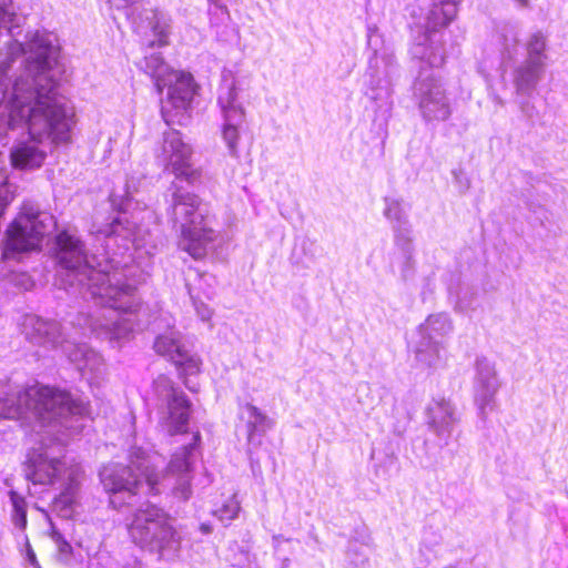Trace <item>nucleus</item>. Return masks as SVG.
I'll list each match as a JSON object with an SVG mask.
<instances>
[{"label":"nucleus","instance_id":"31","mask_svg":"<svg viewBox=\"0 0 568 568\" xmlns=\"http://www.w3.org/2000/svg\"><path fill=\"white\" fill-rule=\"evenodd\" d=\"M500 36L507 58L511 57V48L516 49L519 41V30L517 26L507 23L501 28Z\"/></svg>","mask_w":568,"mask_h":568},{"label":"nucleus","instance_id":"37","mask_svg":"<svg viewBox=\"0 0 568 568\" xmlns=\"http://www.w3.org/2000/svg\"><path fill=\"white\" fill-rule=\"evenodd\" d=\"M282 541H288V539L284 538L282 535L273 536V542L275 547H277Z\"/></svg>","mask_w":568,"mask_h":568},{"label":"nucleus","instance_id":"36","mask_svg":"<svg viewBox=\"0 0 568 568\" xmlns=\"http://www.w3.org/2000/svg\"><path fill=\"white\" fill-rule=\"evenodd\" d=\"M534 106L530 105L528 102L520 103V110L523 113H525L527 116H532Z\"/></svg>","mask_w":568,"mask_h":568},{"label":"nucleus","instance_id":"27","mask_svg":"<svg viewBox=\"0 0 568 568\" xmlns=\"http://www.w3.org/2000/svg\"><path fill=\"white\" fill-rule=\"evenodd\" d=\"M10 503L12 506L11 511V521L14 525L16 528H18L21 531H24L27 528V500L26 498L17 493L16 490L11 489L8 493Z\"/></svg>","mask_w":568,"mask_h":568},{"label":"nucleus","instance_id":"6","mask_svg":"<svg viewBox=\"0 0 568 568\" xmlns=\"http://www.w3.org/2000/svg\"><path fill=\"white\" fill-rule=\"evenodd\" d=\"M82 468L78 464H68L55 456L53 448L41 446L28 455L26 463V478L34 485H54L61 483L63 487L54 499V507L61 511L72 508L77 500Z\"/></svg>","mask_w":568,"mask_h":568},{"label":"nucleus","instance_id":"25","mask_svg":"<svg viewBox=\"0 0 568 568\" xmlns=\"http://www.w3.org/2000/svg\"><path fill=\"white\" fill-rule=\"evenodd\" d=\"M526 58L525 61L531 63H542L546 68L547 61V36L541 31L532 32L525 43Z\"/></svg>","mask_w":568,"mask_h":568},{"label":"nucleus","instance_id":"23","mask_svg":"<svg viewBox=\"0 0 568 568\" xmlns=\"http://www.w3.org/2000/svg\"><path fill=\"white\" fill-rule=\"evenodd\" d=\"M453 322L447 314L438 313L429 315L418 327L420 338L442 342L453 332Z\"/></svg>","mask_w":568,"mask_h":568},{"label":"nucleus","instance_id":"15","mask_svg":"<svg viewBox=\"0 0 568 568\" xmlns=\"http://www.w3.org/2000/svg\"><path fill=\"white\" fill-rule=\"evenodd\" d=\"M501 386L496 365L486 357L475 362L474 402L481 418L496 409V395Z\"/></svg>","mask_w":568,"mask_h":568},{"label":"nucleus","instance_id":"4","mask_svg":"<svg viewBox=\"0 0 568 568\" xmlns=\"http://www.w3.org/2000/svg\"><path fill=\"white\" fill-rule=\"evenodd\" d=\"M192 153L191 145L183 141L179 131L168 130L163 133L158 159L163 162L165 170L175 176L171 185L170 215L180 229L179 247L199 260L212 248L217 235L210 226L207 205L197 195L183 191L178 184V181L194 184L200 180L201 173L191 162Z\"/></svg>","mask_w":568,"mask_h":568},{"label":"nucleus","instance_id":"33","mask_svg":"<svg viewBox=\"0 0 568 568\" xmlns=\"http://www.w3.org/2000/svg\"><path fill=\"white\" fill-rule=\"evenodd\" d=\"M23 540H24V554H26L27 560L29 561V564L32 567L41 568L40 564H39V561L37 559L36 552L32 549V546H31L27 535L23 536Z\"/></svg>","mask_w":568,"mask_h":568},{"label":"nucleus","instance_id":"38","mask_svg":"<svg viewBox=\"0 0 568 568\" xmlns=\"http://www.w3.org/2000/svg\"><path fill=\"white\" fill-rule=\"evenodd\" d=\"M210 2H213L215 4H217L219 7L221 8H224L226 9V3H222L223 0H209ZM232 0H227V2H231ZM225 12H227V10H225Z\"/></svg>","mask_w":568,"mask_h":568},{"label":"nucleus","instance_id":"17","mask_svg":"<svg viewBox=\"0 0 568 568\" xmlns=\"http://www.w3.org/2000/svg\"><path fill=\"white\" fill-rule=\"evenodd\" d=\"M378 37L377 28L369 27L367 32L368 45L374 52V57L369 60V64L374 70L373 77L376 80L377 88L384 91L386 95H389L393 82L398 74V65L392 51L385 49L381 54H378V49L376 48V38Z\"/></svg>","mask_w":568,"mask_h":568},{"label":"nucleus","instance_id":"21","mask_svg":"<svg viewBox=\"0 0 568 568\" xmlns=\"http://www.w3.org/2000/svg\"><path fill=\"white\" fill-rule=\"evenodd\" d=\"M384 216L392 223L395 245L407 247L409 236H413V231L402 202L396 199L386 197Z\"/></svg>","mask_w":568,"mask_h":568},{"label":"nucleus","instance_id":"10","mask_svg":"<svg viewBox=\"0 0 568 568\" xmlns=\"http://www.w3.org/2000/svg\"><path fill=\"white\" fill-rule=\"evenodd\" d=\"M55 229L54 217L32 202H24L18 216L7 230L3 257L10 258L16 253L41 248L43 240Z\"/></svg>","mask_w":568,"mask_h":568},{"label":"nucleus","instance_id":"2","mask_svg":"<svg viewBox=\"0 0 568 568\" xmlns=\"http://www.w3.org/2000/svg\"><path fill=\"white\" fill-rule=\"evenodd\" d=\"M57 258L63 270V281L79 287L83 297L90 296L103 305L94 316L84 317V324L99 338L120 342L134 331L140 306L135 281H130L133 270L126 265L114 266L113 258L103 268H95L89 261L82 242L64 231L57 236Z\"/></svg>","mask_w":568,"mask_h":568},{"label":"nucleus","instance_id":"3","mask_svg":"<svg viewBox=\"0 0 568 568\" xmlns=\"http://www.w3.org/2000/svg\"><path fill=\"white\" fill-rule=\"evenodd\" d=\"M200 439L194 435L193 443L184 445L171 457L165 474L155 470L160 455L135 447L130 452L129 465L111 464L100 470V480L109 495V503L114 509L132 506L136 497L159 495L169 489L180 500H187L192 495L193 478L192 455Z\"/></svg>","mask_w":568,"mask_h":568},{"label":"nucleus","instance_id":"22","mask_svg":"<svg viewBox=\"0 0 568 568\" xmlns=\"http://www.w3.org/2000/svg\"><path fill=\"white\" fill-rule=\"evenodd\" d=\"M444 351V343L419 337L415 347V359L423 367L436 369L445 364Z\"/></svg>","mask_w":568,"mask_h":568},{"label":"nucleus","instance_id":"29","mask_svg":"<svg viewBox=\"0 0 568 568\" xmlns=\"http://www.w3.org/2000/svg\"><path fill=\"white\" fill-rule=\"evenodd\" d=\"M397 253L394 257V263L400 267V274L404 280H407L413 274L414 260H413V236H409L407 247L404 245H395Z\"/></svg>","mask_w":568,"mask_h":568},{"label":"nucleus","instance_id":"40","mask_svg":"<svg viewBox=\"0 0 568 568\" xmlns=\"http://www.w3.org/2000/svg\"><path fill=\"white\" fill-rule=\"evenodd\" d=\"M202 529H203L205 532H207V531H209V529H207L204 525L202 526Z\"/></svg>","mask_w":568,"mask_h":568},{"label":"nucleus","instance_id":"28","mask_svg":"<svg viewBox=\"0 0 568 568\" xmlns=\"http://www.w3.org/2000/svg\"><path fill=\"white\" fill-rule=\"evenodd\" d=\"M16 196V186L8 181L6 158L0 153V217Z\"/></svg>","mask_w":568,"mask_h":568},{"label":"nucleus","instance_id":"19","mask_svg":"<svg viewBox=\"0 0 568 568\" xmlns=\"http://www.w3.org/2000/svg\"><path fill=\"white\" fill-rule=\"evenodd\" d=\"M428 425L443 445H447L458 423L456 407L445 398L433 399L427 408Z\"/></svg>","mask_w":568,"mask_h":568},{"label":"nucleus","instance_id":"9","mask_svg":"<svg viewBox=\"0 0 568 568\" xmlns=\"http://www.w3.org/2000/svg\"><path fill=\"white\" fill-rule=\"evenodd\" d=\"M21 328L26 337L33 344L52 348L61 346L62 352L81 372L99 373L103 365L101 355L87 344H75L63 339L61 326L55 321H45L29 314L23 317Z\"/></svg>","mask_w":568,"mask_h":568},{"label":"nucleus","instance_id":"39","mask_svg":"<svg viewBox=\"0 0 568 568\" xmlns=\"http://www.w3.org/2000/svg\"><path fill=\"white\" fill-rule=\"evenodd\" d=\"M185 386H186L190 390H192V392H195V390H196V389H195V387H194V386H191L186 381H185Z\"/></svg>","mask_w":568,"mask_h":568},{"label":"nucleus","instance_id":"13","mask_svg":"<svg viewBox=\"0 0 568 568\" xmlns=\"http://www.w3.org/2000/svg\"><path fill=\"white\" fill-rule=\"evenodd\" d=\"M457 14L454 0L435 3L426 17L424 41L413 48V55L438 68L445 62V50L440 43L438 30L446 27Z\"/></svg>","mask_w":568,"mask_h":568},{"label":"nucleus","instance_id":"16","mask_svg":"<svg viewBox=\"0 0 568 568\" xmlns=\"http://www.w3.org/2000/svg\"><path fill=\"white\" fill-rule=\"evenodd\" d=\"M153 348L156 354L171 361L182 375H194L201 369L202 361L184 344L178 331L170 329L156 336Z\"/></svg>","mask_w":568,"mask_h":568},{"label":"nucleus","instance_id":"35","mask_svg":"<svg viewBox=\"0 0 568 568\" xmlns=\"http://www.w3.org/2000/svg\"><path fill=\"white\" fill-rule=\"evenodd\" d=\"M108 2L111 4V7L121 10L128 9L132 3L135 2V0H108Z\"/></svg>","mask_w":568,"mask_h":568},{"label":"nucleus","instance_id":"18","mask_svg":"<svg viewBox=\"0 0 568 568\" xmlns=\"http://www.w3.org/2000/svg\"><path fill=\"white\" fill-rule=\"evenodd\" d=\"M130 199L125 200V207H123V215L115 217L113 222L102 231L104 236L108 239L106 247L111 246V243H116L118 239H121L122 247L129 250L131 243L135 247H141L145 243V236L148 232L141 226L136 225L135 222H130L125 216V211L130 206Z\"/></svg>","mask_w":568,"mask_h":568},{"label":"nucleus","instance_id":"5","mask_svg":"<svg viewBox=\"0 0 568 568\" xmlns=\"http://www.w3.org/2000/svg\"><path fill=\"white\" fill-rule=\"evenodd\" d=\"M27 414L43 425L57 423L69 429L73 428L72 418L88 414V404L57 388L34 385L22 390L0 379V419H19Z\"/></svg>","mask_w":568,"mask_h":568},{"label":"nucleus","instance_id":"14","mask_svg":"<svg viewBox=\"0 0 568 568\" xmlns=\"http://www.w3.org/2000/svg\"><path fill=\"white\" fill-rule=\"evenodd\" d=\"M413 97L427 123L444 122L450 118L452 104L437 78L422 72L414 82Z\"/></svg>","mask_w":568,"mask_h":568},{"label":"nucleus","instance_id":"26","mask_svg":"<svg viewBox=\"0 0 568 568\" xmlns=\"http://www.w3.org/2000/svg\"><path fill=\"white\" fill-rule=\"evenodd\" d=\"M170 18L162 11H152L151 29L155 40L150 42V47H163L169 43Z\"/></svg>","mask_w":568,"mask_h":568},{"label":"nucleus","instance_id":"34","mask_svg":"<svg viewBox=\"0 0 568 568\" xmlns=\"http://www.w3.org/2000/svg\"><path fill=\"white\" fill-rule=\"evenodd\" d=\"M195 311L202 321H210L213 315V310L203 302H193Z\"/></svg>","mask_w":568,"mask_h":568},{"label":"nucleus","instance_id":"32","mask_svg":"<svg viewBox=\"0 0 568 568\" xmlns=\"http://www.w3.org/2000/svg\"><path fill=\"white\" fill-rule=\"evenodd\" d=\"M51 538L57 545L59 552L63 556H69L72 551L71 545L63 538V536L52 527Z\"/></svg>","mask_w":568,"mask_h":568},{"label":"nucleus","instance_id":"30","mask_svg":"<svg viewBox=\"0 0 568 568\" xmlns=\"http://www.w3.org/2000/svg\"><path fill=\"white\" fill-rule=\"evenodd\" d=\"M241 510L240 501L236 495L229 497L220 507H217L213 515L223 524L227 525L235 519Z\"/></svg>","mask_w":568,"mask_h":568},{"label":"nucleus","instance_id":"11","mask_svg":"<svg viewBox=\"0 0 568 568\" xmlns=\"http://www.w3.org/2000/svg\"><path fill=\"white\" fill-rule=\"evenodd\" d=\"M239 91L232 70L223 69L217 94V104L222 114L221 136L232 158H237L240 144L246 133V113L239 102Z\"/></svg>","mask_w":568,"mask_h":568},{"label":"nucleus","instance_id":"7","mask_svg":"<svg viewBox=\"0 0 568 568\" xmlns=\"http://www.w3.org/2000/svg\"><path fill=\"white\" fill-rule=\"evenodd\" d=\"M130 539L140 548L162 557L174 555L180 547V536L172 518L162 508L146 503L126 519Z\"/></svg>","mask_w":568,"mask_h":568},{"label":"nucleus","instance_id":"20","mask_svg":"<svg viewBox=\"0 0 568 568\" xmlns=\"http://www.w3.org/2000/svg\"><path fill=\"white\" fill-rule=\"evenodd\" d=\"M546 68L542 63L528 61L515 62L511 67L510 77L517 97L530 98L544 78Z\"/></svg>","mask_w":568,"mask_h":568},{"label":"nucleus","instance_id":"12","mask_svg":"<svg viewBox=\"0 0 568 568\" xmlns=\"http://www.w3.org/2000/svg\"><path fill=\"white\" fill-rule=\"evenodd\" d=\"M153 389L160 426L171 436L185 433L191 416V403L185 394L164 375L154 379Z\"/></svg>","mask_w":568,"mask_h":568},{"label":"nucleus","instance_id":"8","mask_svg":"<svg viewBox=\"0 0 568 568\" xmlns=\"http://www.w3.org/2000/svg\"><path fill=\"white\" fill-rule=\"evenodd\" d=\"M141 68L152 77L159 93L168 88L161 112L168 124L174 122V118L183 114L191 104L195 92L193 77L187 72L173 70L156 52L145 55Z\"/></svg>","mask_w":568,"mask_h":568},{"label":"nucleus","instance_id":"24","mask_svg":"<svg viewBox=\"0 0 568 568\" xmlns=\"http://www.w3.org/2000/svg\"><path fill=\"white\" fill-rule=\"evenodd\" d=\"M242 414L246 415L247 442L253 444L255 434H264L272 427V420L256 406L247 403L242 407Z\"/></svg>","mask_w":568,"mask_h":568},{"label":"nucleus","instance_id":"1","mask_svg":"<svg viewBox=\"0 0 568 568\" xmlns=\"http://www.w3.org/2000/svg\"><path fill=\"white\" fill-rule=\"evenodd\" d=\"M24 21L14 12L12 0H0V29L13 38L8 60L0 62V141L17 129L27 130L31 138L10 153L12 166L19 170L41 166L47 151L39 143H68L75 125L74 110L59 95L51 74L59 55L57 37L37 30L21 42Z\"/></svg>","mask_w":568,"mask_h":568}]
</instances>
